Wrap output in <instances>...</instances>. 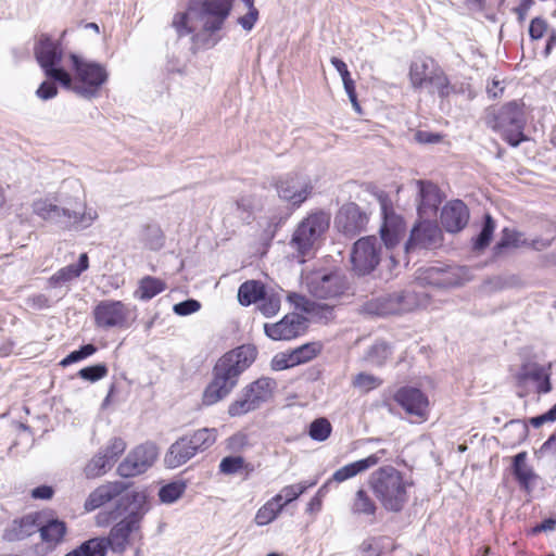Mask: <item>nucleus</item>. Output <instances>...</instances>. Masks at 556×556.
Listing matches in <instances>:
<instances>
[{"label": "nucleus", "instance_id": "26", "mask_svg": "<svg viewBox=\"0 0 556 556\" xmlns=\"http://www.w3.org/2000/svg\"><path fill=\"white\" fill-rule=\"evenodd\" d=\"M40 513H30L12 520L3 531V540L8 542L22 541L38 532Z\"/></svg>", "mask_w": 556, "mask_h": 556}, {"label": "nucleus", "instance_id": "15", "mask_svg": "<svg viewBox=\"0 0 556 556\" xmlns=\"http://www.w3.org/2000/svg\"><path fill=\"white\" fill-rule=\"evenodd\" d=\"M276 189L280 199L300 206L311 194L313 185L308 176L290 173L277 180Z\"/></svg>", "mask_w": 556, "mask_h": 556}, {"label": "nucleus", "instance_id": "45", "mask_svg": "<svg viewBox=\"0 0 556 556\" xmlns=\"http://www.w3.org/2000/svg\"><path fill=\"white\" fill-rule=\"evenodd\" d=\"M382 379L367 372H359L354 376L352 386L361 392L367 393L371 390L379 388L382 384Z\"/></svg>", "mask_w": 556, "mask_h": 556}, {"label": "nucleus", "instance_id": "42", "mask_svg": "<svg viewBox=\"0 0 556 556\" xmlns=\"http://www.w3.org/2000/svg\"><path fill=\"white\" fill-rule=\"evenodd\" d=\"M495 230V222L490 214H485L483 225L480 233L473 239V250L482 251L484 250L491 242L493 232Z\"/></svg>", "mask_w": 556, "mask_h": 556}, {"label": "nucleus", "instance_id": "2", "mask_svg": "<svg viewBox=\"0 0 556 556\" xmlns=\"http://www.w3.org/2000/svg\"><path fill=\"white\" fill-rule=\"evenodd\" d=\"M368 485L381 506L392 513H400L408 501L409 483L403 473L391 465L382 466L371 472Z\"/></svg>", "mask_w": 556, "mask_h": 556}, {"label": "nucleus", "instance_id": "9", "mask_svg": "<svg viewBox=\"0 0 556 556\" xmlns=\"http://www.w3.org/2000/svg\"><path fill=\"white\" fill-rule=\"evenodd\" d=\"M308 292L318 299H336L348 289V280L339 270L320 269L309 273L305 277Z\"/></svg>", "mask_w": 556, "mask_h": 556}, {"label": "nucleus", "instance_id": "56", "mask_svg": "<svg viewBox=\"0 0 556 556\" xmlns=\"http://www.w3.org/2000/svg\"><path fill=\"white\" fill-rule=\"evenodd\" d=\"M200 307L201 304L197 300L189 299L175 304L173 309L179 316H187L189 314L198 312Z\"/></svg>", "mask_w": 556, "mask_h": 556}, {"label": "nucleus", "instance_id": "25", "mask_svg": "<svg viewBox=\"0 0 556 556\" xmlns=\"http://www.w3.org/2000/svg\"><path fill=\"white\" fill-rule=\"evenodd\" d=\"M440 218L446 231L458 232L468 224L469 210L462 200H453L443 206Z\"/></svg>", "mask_w": 556, "mask_h": 556}, {"label": "nucleus", "instance_id": "19", "mask_svg": "<svg viewBox=\"0 0 556 556\" xmlns=\"http://www.w3.org/2000/svg\"><path fill=\"white\" fill-rule=\"evenodd\" d=\"M94 320L99 327H123L128 317V308L121 301H101L94 308Z\"/></svg>", "mask_w": 556, "mask_h": 556}, {"label": "nucleus", "instance_id": "43", "mask_svg": "<svg viewBox=\"0 0 556 556\" xmlns=\"http://www.w3.org/2000/svg\"><path fill=\"white\" fill-rule=\"evenodd\" d=\"M317 483L316 480L312 482H300L296 484L287 485L281 489V491L276 496H281V503L285 506L292 501L296 500L300 495H302L307 489L313 488Z\"/></svg>", "mask_w": 556, "mask_h": 556}, {"label": "nucleus", "instance_id": "60", "mask_svg": "<svg viewBox=\"0 0 556 556\" xmlns=\"http://www.w3.org/2000/svg\"><path fill=\"white\" fill-rule=\"evenodd\" d=\"M549 421L551 422L556 421V404L549 410H547L546 413H544V414H542L540 416L532 417L530 419V424L534 428H539L543 424L549 422Z\"/></svg>", "mask_w": 556, "mask_h": 556}, {"label": "nucleus", "instance_id": "47", "mask_svg": "<svg viewBox=\"0 0 556 556\" xmlns=\"http://www.w3.org/2000/svg\"><path fill=\"white\" fill-rule=\"evenodd\" d=\"M186 490L184 482H172L162 486L159 491V497L162 503L170 504L176 502Z\"/></svg>", "mask_w": 556, "mask_h": 556}, {"label": "nucleus", "instance_id": "28", "mask_svg": "<svg viewBox=\"0 0 556 556\" xmlns=\"http://www.w3.org/2000/svg\"><path fill=\"white\" fill-rule=\"evenodd\" d=\"M126 489L127 485L121 481L104 483L89 494L85 502V509L88 511L94 510L119 496Z\"/></svg>", "mask_w": 556, "mask_h": 556}, {"label": "nucleus", "instance_id": "29", "mask_svg": "<svg viewBox=\"0 0 556 556\" xmlns=\"http://www.w3.org/2000/svg\"><path fill=\"white\" fill-rule=\"evenodd\" d=\"M41 541L49 546L55 547L63 542L67 532L66 523L58 518H47L45 513H40V526L38 527Z\"/></svg>", "mask_w": 556, "mask_h": 556}, {"label": "nucleus", "instance_id": "32", "mask_svg": "<svg viewBox=\"0 0 556 556\" xmlns=\"http://www.w3.org/2000/svg\"><path fill=\"white\" fill-rule=\"evenodd\" d=\"M31 210L35 215L43 220L54 224L62 222V204L58 205L48 198H39L33 201Z\"/></svg>", "mask_w": 556, "mask_h": 556}, {"label": "nucleus", "instance_id": "23", "mask_svg": "<svg viewBox=\"0 0 556 556\" xmlns=\"http://www.w3.org/2000/svg\"><path fill=\"white\" fill-rule=\"evenodd\" d=\"M383 222L380 227V237L387 250L393 249L400 243L406 232L403 218L386 205H382Z\"/></svg>", "mask_w": 556, "mask_h": 556}, {"label": "nucleus", "instance_id": "48", "mask_svg": "<svg viewBox=\"0 0 556 556\" xmlns=\"http://www.w3.org/2000/svg\"><path fill=\"white\" fill-rule=\"evenodd\" d=\"M85 556H106L108 544L104 538H92L79 545Z\"/></svg>", "mask_w": 556, "mask_h": 556}, {"label": "nucleus", "instance_id": "22", "mask_svg": "<svg viewBox=\"0 0 556 556\" xmlns=\"http://www.w3.org/2000/svg\"><path fill=\"white\" fill-rule=\"evenodd\" d=\"M555 237H556V228L552 225L548 228V235L546 237L535 238L530 241L528 239L523 238V235L521 232L505 228L503 230L502 238L497 242V244L494 247V250H495V253H500L501 250L504 248H508V247L519 248L522 245H530L534 250L542 251L552 244Z\"/></svg>", "mask_w": 556, "mask_h": 556}, {"label": "nucleus", "instance_id": "44", "mask_svg": "<svg viewBox=\"0 0 556 556\" xmlns=\"http://www.w3.org/2000/svg\"><path fill=\"white\" fill-rule=\"evenodd\" d=\"M331 431L332 426L330 421L325 417H320L311 422L308 434L314 441L324 442L330 437Z\"/></svg>", "mask_w": 556, "mask_h": 556}, {"label": "nucleus", "instance_id": "55", "mask_svg": "<svg viewBox=\"0 0 556 556\" xmlns=\"http://www.w3.org/2000/svg\"><path fill=\"white\" fill-rule=\"evenodd\" d=\"M126 450V443L121 438H113L104 450L103 453L109 454V459L114 463Z\"/></svg>", "mask_w": 556, "mask_h": 556}, {"label": "nucleus", "instance_id": "49", "mask_svg": "<svg viewBox=\"0 0 556 556\" xmlns=\"http://www.w3.org/2000/svg\"><path fill=\"white\" fill-rule=\"evenodd\" d=\"M318 352L319 345L317 343H307L294 349L291 352V355L296 366L313 359L318 354Z\"/></svg>", "mask_w": 556, "mask_h": 556}, {"label": "nucleus", "instance_id": "5", "mask_svg": "<svg viewBox=\"0 0 556 556\" xmlns=\"http://www.w3.org/2000/svg\"><path fill=\"white\" fill-rule=\"evenodd\" d=\"M66 33L67 30L62 31L59 41H53L49 35L41 34L35 43L34 54L48 78L59 81L64 88H70L72 77L59 66L63 58L61 40Z\"/></svg>", "mask_w": 556, "mask_h": 556}, {"label": "nucleus", "instance_id": "54", "mask_svg": "<svg viewBox=\"0 0 556 556\" xmlns=\"http://www.w3.org/2000/svg\"><path fill=\"white\" fill-rule=\"evenodd\" d=\"M25 303L29 308L34 311L47 309L52 305L51 299L43 293H37L27 296Z\"/></svg>", "mask_w": 556, "mask_h": 556}, {"label": "nucleus", "instance_id": "21", "mask_svg": "<svg viewBox=\"0 0 556 556\" xmlns=\"http://www.w3.org/2000/svg\"><path fill=\"white\" fill-rule=\"evenodd\" d=\"M367 223V214L355 203L343 205L336 217V226L339 231L350 237L363 231Z\"/></svg>", "mask_w": 556, "mask_h": 556}, {"label": "nucleus", "instance_id": "7", "mask_svg": "<svg viewBox=\"0 0 556 556\" xmlns=\"http://www.w3.org/2000/svg\"><path fill=\"white\" fill-rule=\"evenodd\" d=\"M488 124L498 131L503 139L510 146L517 147L527 140L523 134L526 116L523 105L517 101H511L503 105Z\"/></svg>", "mask_w": 556, "mask_h": 556}, {"label": "nucleus", "instance_id": "6", "mask_svg": "<svg viewBox=\"0 0 556 556\" xmlns=\"http://www.w3.org/2000/svg\"><path fill=\"white\" fill-rule=\"evenodd\" d=\"M70 59L77 83L72 84L68 89L88 100L97 98L100 89L109 79L105 66L100 63L85 61L74 53L70 55Z\"/></svg>", "mask_w": 556, "mask_h": 556}, {"label": "nucleus", "instance_id": "13", "mask_svg": "<svg viewBox=\"0 0 556 556\" xmlns=\"http://www.w3.org/2000/svg\"><path fill=\"white\" fill-rule=\"evenodd\" d=\"M62 203V222L67 228L84 230L99 217L96 208L88 206L84 197L65 198Z\"/></svg>", "mask_w": 556, "mask_h": 556}, {"label": "nucleus", "instance_id": "37", "mask_svg": "<svg viewBox=\"0 0 556 556\" xmlns=\"http://www.w3.org/2000/svg\"><path fill=\"white\" fill-rule=\"evenodd\" d=\"M351 511L354 515L374 517L377 511V505L364 489H359L355 493L351 505Z\"/></svg>", "mask_w": 556, "mask_h": 556}, {"label": "nucleus", "instance_id": "41", "mask_svg": "<svg viewBox=\"0 0 556 556\" xmlns=\"http://www.w3.org/2000/svg\"><path fill=\"white\" fill-rule=\"evenodd\" d=\"M391 354L392 350L388 343L376 342L367 350L365 359L372 366L381 367L386 364Z\"/></svg>", "mask_w": 556, "mask_h": 556}, {"label": "nucleus", "instance_id": "36", "mask_svg": "<svg viewBox=\"0 0 556 556\" xmlns=\"http://www.w3.org/2000/svg\"><path fill=\"white\" fill-rule=\"evenodd\" d=\"M285 507L281 503V496H274L266 502L256 513L255 522L258 526H266L277 518Z\"/></svg>", "mask_w": 556, "mask_h": 556}, {"label": "nucleus", "instance_id": "53", "mask_svg": "<svg viewBox=\"0 0 556 556\" xmlns=\"http://www.w3.org/2000/svg\"><path fill=\"white\" fill-rule=\"evenodd\" d=\"M261 301L258 309L265 317H271L280 309V300L275 295L265 296L264 294Z\"/></svg>", "mask_w": 556, "mask_h": 556}, {"label": "nucleus", "instance_id": "31", "mask_svg": "<svg viewBox=\"0 0 556 556\" xmlns=\"http://www.w3.org/2000/svg\"><path fill=\"white\" fill-rule=\"evenodd\" d=\"M89 266V258L87 253H81L79 255L78 264H71L61 269H59L55 274H53L49 278V285L51 287H56L61 283H66L72 281L73 279L79 277L83 271L87 270Z\"/></svg>", "mask_w": 556, "mask_h": 556}, {"label": "nucleus", "instance_id": "34", "mask_svg": "<svg viewBox=\"0 0 556 556\" xmlns=\"http://www.w3.org/2000/svg\"><path fill=\"white\" fill-rule=\"evenodd\" d=\"M265 294L264 285L256 280L243 282L238 290V301L241 305L248 306L260 301Z\"/></svg>", "mask_w": 556, "mask_h": 556}, {"label": "nucleus", "instance_id": "50", "mask_svg": "<svg viewBox=\"0 0 556 556\" xmlns=\"http://www.w3.org/2000/svg\"><path fill=\"white\" fill-rule=\"evenodd\" d=\"M108 372L109 370L105 364H97L81 368L78 371V376L86 381L96 382L106 377Z\"/></svg>", "mask_w": 556, "mask_h": 556}, {"label": "nucleus", "instance_id": "35", "mask_svg": "<svg viewBox=\"0 0 556 556\" xmlns=\"http://www.w3.org/2000/svg\"><path fill=\"white\" fill-rule=\"evenodd\" d=\"M419 211L427 213L428 210L434 211L441 202L439 189L431 182L419 181Z\"/></svg>", "mask_w": 556, "mask_h": 556}, {"label": "nucleus", "instance_id": "3", "mask_svg": "<svg viewBox=\"0 0 556 556\" xmlns=\"http://www.w3.org/2000/svg\"><path fill=\"white\" fill-rule=\"evenodd\" d=\"M122 501L134 507L124 519L112 527L109 535L104 538L109 548L116 554H123L126 551L130 536L139 532L141 520L148 511L146 495L141 492L128 493Z\"/></svg>", "mask_w": 556, "mask_h": 556}, {"label": "nucleus", "instance_id": "14", "mask_svg": "<svg viewBox=\"0 0 556 556\" xmlns=\"http://www.w3.org/2000/svg\"><path fill=\"white\" fill-rule=\"evenodd\" d=\"M467 269L459 266H431L418 271L421 285L441 289L458 287L467 279Z\"/></svg>", "mask_w": 556, "mask_h": 556}, {"label": "nucleus", "instance_id": "57", "mask_svg": "<svg viewBox=\"0 0 556 556\" xmlns=\"http://www.w3.org/2000/svg\"><path fill=\"white\" fill-rule=\"evenodd\" d=\"M271 368L274 370H283V369H287V368H291V367H294L295 364L292 359V355L291 353H280V354H277L273 359H271Z\"/></svg>", "mask_w": 556, "mask_h": 556}, {"label": "nucleus", "instance_id": "17", "mask_svg": "<svg viewBox=\"0 0 556 556\" xmlns=\"http://www.w3.org/2000/svg\"><path fill=\"white\" fill-rule=\"evenodd\" d=\"M307 320L298 313L287 314L280 321L265 324L264 330L273 340H291L305 332Z\"/></svg>", "mask_w": 556, "mask_h": 556}, {"label": "nucleus", "instance_id": "30", "mask_svg": "<svg viewBox=\"0 0 556 556\" xmlns=\"http://www.w3.org/2000/svg\"><path fill=\"white\" fill-rule=\"evenodd\" d=\"M197 454L186 435L175 441L168 448L164 462L168 468H177Z\"/></svg>", "mask_w": 556, "mask_h": 556}, {"label": "nucleus", "instance_id": "40", "mask_svg": "<svg viewBox=\"0 0 556 556\" xmlns=\"http://www.w3.org/2000/svg\"><path fill=\"white\" fill-rule=\"evenodd\" d=\"M527 452H520L514 457L513 472L518 482L527 486L533 479L534 473L532 469L527 465Z\"/></svg>", "mask_w": 556, "mask_h": 556}, {"label": "nucleus", "instance_id": "52", "mask_svg": "<svg viewBox=\"0 0 556 556\" xmlns=\"http://www.w3.org/2000/svg\"><path fill=\"white\" fill-rule=\"evenodd\" d=\"M97 351V348L93 344L83 345L79 350L71 352L65 358H63L60 363L61 366L65 367L73 363L79 362L81 359L91 356Z\"/></svg>", "mask_w": 556, "mask_h": 556}, {"label": "nucleus", "instance_id": "18", "mask_svg": "<svg viewBox=\"0 0 556 556\" xmlns=\"http://www.w3.org/2000/svg\"><path fill=\"white\" fill-rule=\"evenodd\" d=\"M442 232L439 226L431 222H421L410 231L405 244V252L410 253L420 249H432L440 244Z\"/></svg>", "mask_w": 556, "mask_h": 556}, {"label": "nucleus", "instance_id": "16", "mask_svg": "<svg viewBox=\"0 0 556 556\" xmlns=\"http://www.w3.org/2000/svg\"><path fill=\"white\" fill-rule=\"evenodd\" d=\"M157 447L152 442L143 443L134 448L127 457L118 465L119 476L128 478L135 477L150 468L157 458Z\"/></svg>", "mask_w": 556, "mask_h": 556}, {"label": "nucleus", "instance_id": "11", "mask_svg": "<svg viewBox=\"0 0 556 556\" xmlns=\"http://www.w3.org/2000/svg\"><path fill=\"white\" fill-rule=\"evenodd\" d=\"M416 305L417 299L414 293L395 291L370 299L364 304V311L372 315L387 316L409 312Z\"/></svg>", "mask_w": 556, "mask_h": 556}, {"label": "nucleus", "instance_id": "12", "mask_svg": "<svg viewBox=\"0 0 556 556\" xmlns=\"http://www.w3.org/2000/svg\"><path fill=\"white\" fill-rule=\"evenodd\" d=\"M381 244L377 237L367 236L358 239L351 252L352 269L358 276L370 274L380 263Z\"/></svg>", "mask_w": 556, "mask_h": 556}, {"label": "nucleus", "instance_id": "8", "mask_svg": "<svg viewBox=\"0 0 556 556\" xmlns=\"http://www.w3.org/2000/svg\"><path fill=\"white\" fill-rule=\"evenodd\" d=\"M276 387V381L269 377H261L245 386L239 397L228 406L229 416L239 417L257 409L271 397Z\"/></svg>", "mask_w": 556, "mask_h": 556}, {"label": "nucleus", "instance_id": "10", "mask_svg": "<svg viewBox=\"0 0 556 556\" xmlns=\"http://www.w3.org/2000/svg\"><path fill=\"white\" fill-rule=\"evenodd\" d=\"M329 215L324 212L309 214L295 229L291 244L301 256L309 254L314 243L329 227Z\"/></svg>", "mask_w": 556, "mask_h": 556}, {"label": "nucleus", "instance_id": "38", "mask_svg": "<svg viewBox=\"0 0 556 556\" xmlns=\"http://www.w3.org/2000/svg\"><path fill=\"white\" fill-rule=\"evenodd\" d=\"M113 463L109 459V454L99 451L86 465L85 475L88 479H94L104 475L111 469Z\"/></svg>", "mask_w": 556, "mask_h": 556}, {"label": "nucleus", "instance_id": "59", "mask_svg": "<svg viewBox=\"0 0 556 556\" xmlns=\"http://www.w3.org/2000/svg\"><path fill=\"white\" fill-rule=\"evenodd\" d=\"M547 29V24L543 18L535 17L531 21L529 35L532 39H541Z\"/></svg>", "mask_w": 556, "mask_h": 556}, {"label": "nucleus", "instance_id": "4", "mask_svg": "<svg viewBox=\"0 0 556 556\" xmlns=\"http://www.w3.org/2000/svg\"><path fill=\"white\" fill-rule=\"evenodd\" d=\"M409 80L413 88H425L441 98L448 97L454 90L444 71L429 56L418 58L410 64Z\"/></svg>", "mask_w": 556, "mask_h": 556}, {"label": "nucleus", "instance_id": "62", "mask_svg": "<svg viewBox=\"0 0 556 556\" xmlns=\"http://www.w3.org/2000/svg\"><path fill=\"white\" fill-rule=\"evenodd\" d=\"M37 96L42 100H49L56 96L58 88L53 83L43 81L36 91Z\"/></svg>", "mask_w": 556, "mask_h": 556}, {"label": "nucleus", "instance_id": "58", "mask_svg": "<svg viewBox=\"0 0 556 556\" xmlns=\"http://www.w3.org/2000/svg\"><path fill=\"white\" fill-rule=\"evenodd\" d=\"M188 14L177 13L175 14L172 26L176 29L178 37L190 34L191 29L187 26Z\"/></svg>", "mask_w": 556, "mask_h": 556}, {"label": "nucleus", "instance_id": "46", "mask_svg": "<svg viewBox=\"0 0 556 556\" xmlns=\"http://www.w3.org/2000/svg\"><path fill=\"white\" fill-rule=\"evenodd\" d=\"M242 469L253 470L242 456H227L219 463V471L224 475H235Z\"/></svg>", "mask_w": 556, "mask_h": 556}, {"label": "nucleus", "instance_id": "63", "mask_svg": "<svg viewBox=\"0 0 556 556\" xmlns=\"http://www.w3.org/2000/svg\"><path fill=\"white\" fill-rule=\"evenodd\" d=\"M442 139L441 135L426 131V130H418L415 134V140L422 144H433L440 142Z\"/></svg>", "mask_w": 556, "mask_h": 556}, {"label": "nucleus", "instance_id": "64", "mask_svg": "<svg viewBox=\"0 0 556 556\" xmlns=\"http://www.w3.org/2000/svg\"><path fill=\"white\" fill-rule=\"evenodd\" d=\"M541 452L548 454L556 462V433L552 434L541 446Z\"/></svg>", "mask_w": 556, "mask_h": 556}, {"label": "nucleus", "instance_id": "39", "mask_svg": "<svg viewBox=\"0 0 556 556\" xmlns=\"http://www.w3.org/2000/svg\"><path fill=\"white\" fill-rule=\"evenodd\" d=\"M186 437L198 453L207 450L215 443L217 431L214 428H202Z\"/></svg>", "mask_w": 556, "mask_h": 556}, {"label": "nucleus", "instance_id": "27", "mask_svg": "<svg viewBox=\"0 0 556 556\" xmlns=\"http://www.w3.org/2000/svg\"><path fill=\"white\" fill-rule=\"evenodd\" d=\"M387 453L386 450H380L375 454L369 455L366 458L358 459L356 462L350 463L338 470H336L330 479V481H334L337 483H342L349 479L356 477L357 475L367 471L368 469L376 466L381 457Z\"/></svg>", "mask_w": 556, "mask_h": 556}, {"label": "nucleus", "instance_id": "20", "mask_svg": "<svg viewBox=\"0 0 556 556\" xmlns=\"http://www.w3.org/2000/svg\"><path fill=\"white\" fill-rule=\"evenodd\" d=\"M233 0H204L201 4L200 16L206 31L219 30L228 17Z\"/></svg>", "mask_w": 556, "mask_h": 556}, {"label": "nucleus", "instance_id": "1", "mask_svg": "<svg viewBox=\"0 0 556 556\" xmlns=\"http://www.w3.org/2000/svg\"><path fill=\"white\" fill-rule=\"evenodd\" d=\"M256 355V348L250 344L223 355L213 368V378L204 389L202 403L210 406L228 396L237 386L240 375L251 366Z\"/></svg>", "mask_w": 556, "mask_h": 556}, {"label": "nucleus", "instance_id": "61", "mask_svg": "<svg viewBox=\"0 0 556 556\" xmlns=\"http://www.w3.org/2000/svg\"><path fill=\"white\" fill-rule=\"evenodd\" d=\"M257 18H258V10L253 9V10H249V12L245 15L240 16L238 18V23L242 26V28L244 30L250 31L254 27Z\"/></svg>", "mask_w": 556, "mask_h": 556}, {"label": "nucleus", "instance_id": "24", "mask_svg": "<svg viewBox=\"0 0 556 556\" xmlns=\"http://www.w3.org/2000/svg\"><path fill=\"white\" fill-rule=\"evenodd\" d=\"M394 400L407 414L421 419L426 417L429 402L427 396L419 389L403 387L397 390Z\"/></svg>", "mask_w": 556, "mask_h": 556}, {"label": "nucleus", "instance_id": "33", "mask_svg": "<svg viewBox=\"0 0 556 556\" xmlns=\"http://www.w3.org/2000/svg\"><path fill=\"white\" fill-rule=\"evenodd\" d=\"M165 289L166 283L163 280L152 276H146L140 279L139 286L135 291V298L148 301L163 292Z\"/></svg>", "mask_w": 556, "mask_h": 556}, {"label": "nucleus", "instance_id": "51", "mask_svg": "<svg viewBox=\"0 0 556 556\" xmlns=\"http://www.w3.org/2000/svg\"><path fill=\"white\" fill-rule=\"evenodd\" d=\"M143 238L151 250H157L163 245L164 237L161 228L156 225H148L144 228Z\"/></svg>", "mask_w": 556, "mask_h": 556}]
</instances>
